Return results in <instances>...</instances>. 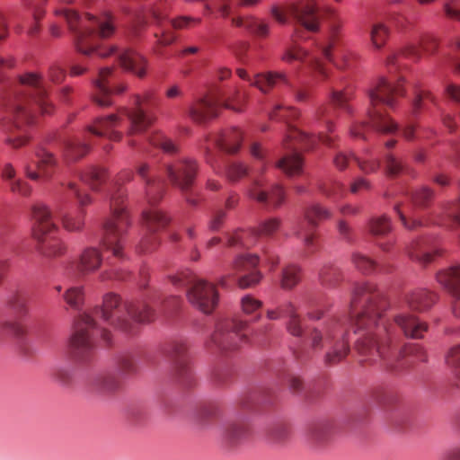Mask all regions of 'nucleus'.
I'll return each mask as SVG.
<instances>
[{
	"label": "nucleus",
	"mask_w": 460,
	"mask_h": 460,
	"mask_svg": "<svg viewBox=\"0 0 460 460\" xmlns=\"http://www.w3.org/2000/svg\"><path fill=\"white\" fill-rule=\"evenodd\" d=\"M386 305L373 285L358 284L355 287L350 302V324L355 328V333L362 332L356 341L359 355L365 361L383 362L391 368L397 367L395 363L406 357L426 361V352L420 345H398L391 325L382 319Z\"/></svg>",
	"instance_id": "nucleus-1"
},
{
	"label": "nucleus",
	"mask_w": 460,
	"mask_h": 460,
	"mask_svg": "<svg viewBox=\"0 0 460 460\" xmlns=\"http://www.w3.org/2000/svg\"><path fill=\"white\" fill-rule=\"evenodd\" d=\"M155 313L145 301L122 302L115 294H107L102 307L95 308L93 313L80 314L74 323V332L70 340V352L79 361H87L93 351V340L100 335L107 343L110 332L102 323L119 329L127 333L135 332L136 323H148L154 319Z\"/></svg>",
	"instance_id": "nucleus-2"
},
{
	"label": "nucleus",
	"mask_w": 460,
	"mask_h": 460,
	"mask_svg": "<svg viewBox=\"0 0 460 460\" xmlns=\"http://www.w3.org/2000/svg\"><path fill=\"white\" fill-rule=\"evenodd\" d=\"M9 109L13 121L6 142L13 148H19L29 140L27 126L32 121V112L37 110L43 114H49L53 110L44 82L39 75L26 73L20 77Z\"/></svg>",
	"instance_id": "nucleus-3"
},
{
	"label": "nucleus",
	"mask_w": 460,
	"mask_h": 460,
	"mask_svg": "<svg viewBox=\"0 0 460 460\" xmlns=\"http://www.w3.org/2000/svg\"><path fill=\"white\" fill-rule=\"evenodd\" d=\"M57 13L66 19L74 34L76 49L80 53L85 56L96 54L101 58L115 53V46H99L95 42L97 38L108 39L115 32L114 18L110 13L87 14L84 18L70 9L59 10Z\"/></svg>",
	"instance_id": "nucleus-4"
},
{
	"label": "nucleus",
	"mask_w": 460,
	"mask_h": 460,
	"mask_svg": "<svg viewBox=\"0 0 460 460\" xmlns=\"http://www.w3.org/2000/svg\"><path fill=\"white\" fill-rule=\"evenodd\" d=\"M402 78L395 81L392 78L383 77L378 80L373 88L369 89L368 97L371 104V109L368 111L369 121L355 125L350 129L352 137L366 138V130L368 128L385 134H392L397 130V124L388 115L384 114L378 110L377 106L383 104L389 108H394L396 98L404 94L402 84Z\"/></svg>",
	"instance_id": "nucleus-5"
},
{
	"label": "nucleus",
	"mask_w": 460,
	"mask_h": 460,
	"mask_svg": "<svg viewBox=\"0 0 460 460\" xmlns=\"http://www.w3.org/2000/svg\"><path fill=\"white\" fill-rule=\"evenodd\" d=\"M133 179V172L128 170L121 171L114 182V190L111 195V216L104 224L102 247L111 252L117 259L124 258L125 238L128 227L131 225L129 216L125 208L124 201L126 192L121 185Z\"/></svg>",
	"instance_id": "nucleus-6"
},
{
	"label": "nucleus",
	"mask_w": 460,
	"mask_h": 460,
	"mask_svg": "<svg viewBox=\"0 0 460 460\" xmlns=\"http://www.w3.org/2000/svg\"><path fill=\"white\" fill-rule=\"evenodd\" d=\"M31 235L38 243L40 254L49 259L65 254L66 246L63 241L58 238L48 239V235L58 230L50 208L41 202L34 203L31 207Z\"/></svg>",
	"instance_id": "nucleus-7"
},
{
	"label": "nucleus",
	"mask_w": 460,
	"mask_h": 460,
	"mask_svg": "<svg viewBox=\"0 0 460 460\" xmlns=\"http://www.w3.org/2000/svg\"><path fill=\"white\" fill-rule=\"evenodd\" d=\"M437 300V296L426 289H415L407 294L401 305L402 312L394 314V322L407 338L421 339L428 331V324L415 315L403 311L409 308L422 312L429 309Z\"/></svg>",
	"instance_id": "nucleus-8"
},
{
	"label": "nucleus",
	"mask_w": 460,
	"mask_h": 460,
	"mask_svg": "<svg viewBox=\"0 0 460 460\" xmlns=\"http://www.w3.org/2000/svg\"><path fill=\"white\" fill-rule=\"evenodd\" d=\"M176 287H188V301L204 314H210L217 305L218 293L216 286L207 280L198 279L190 271L181 272L171 277Z\"/></svg>",
	"instance_id": "nucleus-9"
},
{
	"label": "nucleus",
	"mask_w": 460,
	"mask_h": 460,
	"mask_svg": "<svg viewBox=\"0 0 460 460\" xmlns=\"http://www.w3.org/2000/svg\"><path fill=\"white\" fill-rule=\"evenodd\" d=\"M238 94L237 89L212 84L207 95L190 107L189 115L195 122H206L217 116L220 107L235 110L231 103Z\"/></svg>",
	"instance_id": "nucleus-10"
},
{
	"label": "nucleus",
	"mask_w": 460,
	"mask_h": 460,
	"mask_svg": "<svg viewBox=\"0 0 460 460\" xmlns=\"http://www.w3.org/2000/svg\"><path fill=\"white\" fill-rule=\"evenodd\" d=\"M298 115V111L289 107V120ZM318 141L332 146V137L325 135H320L318 137H309L289 122V176L303 172L304 159L300 148L312 149Z\"/></svg>",
	"instance_id": "nucleus-11"
},
{
	"label": "nucleus",
	"mask_w": 460,
	"mask_h": 460,
	"mask_svg": "<svg viewBox=\"0 0 460 460\" xmlns=\"http://www.w3.org/2000/svg\"><path fill=\"white\" fill-rule=\"evenodd\" d=\"M247 327V323L241 320L224 321L217 325L208 347L217 348L221 351H234L239 349L240 344L246 342L248 337L241 332Z\"/></svg>",
	"instance_id": "nucleus-12"
},
{
	"label": "nucleus",
	"mask_w": 460,
	"mask_h": 460,
	"mask_svg": "<svg viewBox=\"0 0 460 460\" xmlns=\"http://www.w3.org/2000/svg\"><path fill=\"white\" fill-rule=\"evenodd\" d=\"M164 172L172 184L181 191L192 187L198 170V163L189 157H181L164 164Z\"/></svg>",
	"instance_id": "nucleus-13"
},
{
	"label": "nucleus",
	"mask_w": 460,
	"mask_h": 460,
	"mask_svg": "<svg viewBox=\"0 0 460 460\" xmlns=\"http://www.w3.org/2000/svg\"><path fill=\"white\" fill-rule=\"evenodd\" d=\"M295 22L296 37L305 38L298 27L308 32H316L320 28V17L314 0H299L289 4V19Z\"/></svg>",
	"instance_id": "nucleus-14"
},
{
	"label": "nucleus",
	"mask_w": 460,
	"mask_h": 460,
	"mask_svg": "<svg viewBox=\"0 0 460 460\" xmlns=\"http://www.w3.org/2000/svg\"><path fill=\"white\" fill-rule=\"evenodd\" d=\"M164 354L170 360L179 382L188 384L191 379L192 371L189 362L187 342L183 340L173 341L164 348Z\"/></svg>",
	"instance_id": "nucleus-15"
},
{
	"label": "nucleus",
	"mask_w": 460,
	"mask_h": 460,
	"mask_svg": "<svg viewBox=\"0 0 460 460\" xmlns=\"http://www.w3.org/2000/svg\"><path fill=\"white\" fill-rule=\"evenodd\" d=\"M438 39L430 34L423 35L416 41H409L397 52L390 53L386 58V66H395L400 55L418 61L421 58V52L432 54L438 48Z\"/></svg>",
	"instance_id": "nucleus-16"
},
{
	"label": "nucleus",
	"mask_w": 460,
	"mask_h": 460,
	"mask_svg": "<svg viewBox=\"0 0 460 460\" xmlns=\"http://www.w3.org/2000/svg\"><path fill=\"white\" fill-rule=\"evenodd\" d=\"M35 156L37 158V170L33 168L29 158L23 163V171L26 177L31 181L50 179L58 164L55 155L45 148L40 147L35 151Z\"/></svg>",
	"instance_id": "nucleus-17"
},
{
	"label": "nucleus",
	"mask_w": 460,
	"mask_h": 460,
	"mask_svg": "<svg viewBox=\"0 0 460 460\" xmlns=\"http://www.w3.org/2000/svg\"><path fill=\"white\" fill-rule=\"evenodd\" d=\"M154 17L159 22V29L155 32V37L157 40V43L161 46H166L174 41L175 35L172 29L188 28L191 24H199L201 22L200 18L181 16L164 23L162 16L156 10L154 11Z\"/></svg>",
	"instance_id": "nucleus-18"
},
{
	"label": "nucleus",
	"mask_w": 460,
	"mask_h": 460,
	"mask_svg": "<svg viewBox=\"0 0 460 460\" xmlns=\"http://www.w3.org/2000/svg\"><path fill=\"white\" fill-rule=\"evenodd\" d=\"M113 76L111 67H104L99 71L98 77L93 81V100L101 106L107 107L112 104L111 95L113 93H121L126 90V86L121 84L114 90L109 86V78Z\"/></svg>",
	"instance_id": "nucleus-19"
},
{
	"label": "nucleus",
	"mask_w": 460,
	"mask_h": 460,
	"mask_svg": "<svg viewBox=\"0 0 460 460\" xmlns=\"http://www.w3.org/2000/svg\"><path fill=\"white\" fill-rule=\"evenodd\" d=\"M330 217L331 212L318 204L311 205L305 210L306 227L301 229L297 234L304 239L305 245L309 252H313L315 247L314 229L317 226L319 221Z\"/></svg>",
	"instance_id": "nucleus-20"
},
{
	"label": "nucleus",
	"mask_w": 460,
	"mask_h": 460,
	"mask_svg": "<svg viewBox=\"0 0 460 460\" xmlns=\"http://www.w3.org/2000/svg\"><path fill=\"white\" fill-rule=\"evenodd\" d=\"M151 98V93H146L143 98L136 95L134 108L124 107L119 110L120 114L126 116L129 120L128 135L144 132L152 124V119L146 115L142 108V102H149Z\"/></svg>",
	"instance_id": "nucleus-21"
},
{
	"label": "nucleus",
	"mask_w": 460,
	"mask_h": 460,
	"mask_svg": "<svg viewBox=\"0 0 460 460\" xmlns=\"http://www.w3.org/2000/svg\"><path fill=\"white\" fill-rule=\"evenodd\" d=\"M258 261V257L255 255H240L235 259L234 270L236 273H244L238 279V286L241 288H252L261 281V275L255 270Z\"/></svg>",
	"instance_id": "nucleus-22"
},
{
	"label": "nucleus",
	"mask_w": 460,
	"mask_h": 460,
	"mask_svg": "<svg viewBox=\"0 0 460 460\" xmlns=\"http://www.w3.org/2000/svg\"><path fill=\"white\" fill-rule=\"evenodd\" d=\"M437 280L453 296V314L460 318V264L439 271L437 274Z\"/></svg>",
	"instance_id": "nucleus-23"
},
{
	"label": "nucleus",
	"mask_w": 460,
	"mask_h": 460,
	"mask_svg": "<svg viewBox=\"0 0 460 460\" xmlns=\"http://www.w3.org/2000/svg\"><path fill=\"white\" fill-rule=\"evenodd\" d=\"M137 174L145 183L146 196L150 205L158 202L163 194L164 182L156 176L154 169L147 163L139 164L137 168Z\"/></svg>",
	"instance_id": "nucleus-24"
},
{
	"label": "nucleus",
	"mask_w": 460,
	"mask_h": 460,
	"mask_svg": "<svg viewBox=\"0 0 460 460\" xmlns=\"http://www.w3.org/2000/svg\"><path fill=\"white\" fill-rule=\"evenodd\" d=\"M334 433V424L331 420H323L310 425L307 430V441L315 451H323L331 443Z\"/></svg>",
	"instance_id": "nucleus-25"
},
{
	"label": "nucleus",
	"mask_w": 460,
	"mask_h": 460,
	"mask_svg": "<svg viewBox=\"0 0 460 460\" xmlns=\"http://www.w3.org/2000/svg\"><path fill=\"white\" fill-rule=\"evenodd\" d=\"M68 190L77 199L81 207L80 210L75 214H60L58 217L61 220L63 227L69 232L80 231L84 226V211L83 207L91 203V198L87 193L83 194L74 182L67 184Z\"/></svg>",
	"instance_id": "nucleus-26"
},
{
	"label": "nucleus",
	"mask_w": 460,
	"mask_h": 460,
	"mask_svg": "<svg viewBox=\"0 0 460 460\" xmlns=\"http://www.w3.org/2000/svg\"><path fill=\"white\" fill-rule=\"evenodd\" d=\"M329 335L336 341L332 350L326 353L324 363L326 366H333L345 358L349 351V346L346 340L347 333L340 323H333Z\"/></svg>",
	"instance_id": "nucleus-27"
},
{
	"label": "nucleus",
	"mask_w": 460,
	"mask_h": 460,
	"mask_svg": "<svg viewBox=\"0 0 460 460\" xmlns=\"http://www.w3.org/2000/svg\"><path fill=\"white\" fill-rule=\"evenodd\" d=\"M121 123V119L116 114L97 118L93 124L87 127V131L98 137H106L112 141H119L122 133L116 130Z\"/></svg>",
	"instance_id": "nucleus-28"
},
{
	"label": "nucleus",
	"mask_w": 460,
	"mask_h": 460,
	"mask_svg": "<svg viewBox=\"0 0 460 460\" xmlns=\"http://www.w3.org/2000/svg\"><path fill=\"white\" fill-rule=\"evenodd\" d=\"M279 226V222L275 219L264 222L259 229L249 231L239 230L228 239L230 246L241 245L243 247H250L255 242L259 235H268L272 234Z\"/></svg>",
	"instance_id": "nucleus-29"
},
{
	"label": "nucleus",
	"mask_w": 460,
	"mask_h": 460,
	"mask_svg": "<svg viewBox=\"0 0 460 460\" xmlns=\"http://www.w3.org/2000/svg\"><path fill=\"white\" fill-rule=\"evenodd\" d=\"M262 181L260 179L254 180L251 189L249 190V196L251 199L257 200L261 203H270L273 206H279L284 199V189L279 185L272 187L270 193L262 190Z\"/></svg>",
	"instance_id": "nucleus-30"
},
{
	"label": "nucleus",
	"mask_w": 460,
	"mask_h": 460,
	"mask_svg": "<svg viewBox=\"0 0 460 460\" xmlns=\"http://www.w3.org/2000/svg\"><path fill=\"white\" fill-rule=\"evenodd\" d=\"M407 252L411 260L422 266L431 263L435 255L438 254L437 248L433 247L427 239H420L411 243Z\"/></svg>",
	"instance_id": "nucleus-31"
},
{
	"label": "nucleus",
	"mask_w": 460,
	"mask_h": 460,
	"mask_svg": "<svg viewBox=\"0 0 460 460\" xmlns=\"http://www.w3.org/2000/svg\"><path fill=\"white\" fill-rule=\"evenodd\" d=\"M102 262L101 252L94 247L85 248L74 266L79 274L85 275L96 271Z\"/></svg>",
	"instance_id": "nucleus-32"
},
{
	"label": "nucleus",
	"mask_w": 460,
	"mask_h": 460,
	"mask_svg": "<svg viewBox=\"0 0 460 460\" xmlns=\"http://www.w3.org/2000/svg\"><path fill=\"white\" fill-rule=\"evenodd\" d=\"M236 74L245 81L250 82L253 86L259 88L262 93H267L273 88L278 82L284 80V75L277 73L257 74L254 79H252L246 70L237 68Z\"/></svg>",
	"instance_id": "nucleus-33"
},
{
	"label": "nucleus",
	"mask_w": 460,
	"mask_h": 460,
	"mask_svg": "<svg viewBox=\"0 0 460 460\" xmlns=\"http://www.w3.org/2000/svg\"><path fill=\"white\" fill-rule=\"evenodd\" d=\"M249 435V429L243 422H229L222 431V442L226 447H234L242 443Z\"/></svg>",
	"instance_id": "nucleus-34"
},
{
	"label": "nucleus",
	"mask_w": 460,
	"mask_h": 460,
	"mask_svg": "<svg viewBox=\"0 0 460 460\" xmlns=\"http://www.w3.org/2000/svg\"><path fill=\"white\" fill-rule=\"evenodd\" d=\"M242 133L236 128H232L222 131L213 137L214 145L220 150L227 153H235L241 145Z\"/></svg>",
	"instance_id": "nucleus-35"
},
{
	"label": "nucleus",
	"mask_w": 460,
	"mask_h": 460,
	"mask_svg": "<svg viewBox=\"0 0 460 460\" xmlns=\"http://www.w3.org/2000/svg\"><path fill=\"white\" fill-rule=\"evenodd\" d=\"M120 65L138 77L146 75V60L133 50H126L119 55Z\"/></svg>",
	"instance_id": "nucleus-36"
},
{
	"label": "nucleus",
	"mask_w": 460,
	"mask_h": 460,
	"mask_svg": "<svg viewBox=\"0 0 460 460\" xmlns=\"http://www.w3.org/2000/svg\"><path fill=\"white\" fill-rule=\"evenodd\" d=\"M120 387V381L114 374H101L91 382L93 392L99 394H111Z\"/></svg>",
	"instance_id": "nucleus-37"
},
{
	"label": "nucleus",
	"mask_w": 460,
	"mask_h": 460,
	"mask_svg": "<svg viewBox=\"0 0 460 460\" xmlns=\"http://www.w3.org/2000/svg\"><path fill=\"white\" fill-rule=\"evenodd\" d=\"M143 220L147 231L152 234L164 229L170 222V218L155 208L144 211Z\"/></svg>",
	"instance_id": "nucleus-38"
},
{
	"label": "nucleus",
	"mask_w": 460,
	"mask_h": 460,
	"mask_svg": "<svg viewBox=\"0 0 460 460\" xmlns=\"http://www.w3.org/2000/svg\"><path fill=\"white\" fill-rule=\"evenodd\" d=\"M31 298L30 292L26 290H18L9 297L8 305L18 319H22L29 314Z\"/></svg>",
	"instance_id": "nucleus-39"
},
{
	"label": "nucleus",
	"mask_w": 460,
	"mask_h": 460,
	"mask_svg": "<svg viewBox=\"0 0 460 460\" xmlns=\"http://www.w3.org/2000/svg\"><path fill=\"white\" fill-rule=\"evenodd\" d=\"M332 44H328L321 49L322 55L339 69H347L352 67L355 61V55L349 50H341L336 59L332 58Z\"/></svg>",
	"instance_id": "nucleus-40"
},
{
	"label": "nucleus",
	"mask_w": 460,
	"mask_h": 460,
	"mask_svg": "<svg viewBox=\"0 0 460 460\" xmlns=\"http://www.w3.org/2000/svg\"><path fill=\"white\" fill-rule=\"evenodd\" d=\"M88 140H80L78 138L69 139L65 144L64 155L68 161H76L84 156L89 152Z\"/></svg>",
	"instance_id": "nucleus-41"
},
{
	"label": "nucleus",
	"mask_w": 460,
	"mask_h": 460,
	"mask_svg": "<svg viewBox=\"0 0 460 460\" xmlns=\"http://www.w3.org/2000/svg\"><path fill=\"white\" fill-rule=\"evenodd\" d=\"M353 91L350 86H346L342 89L333 87L331 91V100L332 104L340 109L350 112V106L348 102L352 98Z\"/></svg>",
	"instance_id": "nucleus-42"
},
{
	"label": "nucleus",
	"mask_w": 460,
	"mask_h": 460,
	"mask_svg": "<svg viewBox=\"0 0 460 460\" xmlns=\"http://www.w3.org/2000/svg\"><path fill=\"white\" fill-rule=\"evenodd\" d=\"M390 35L389 27L384 22H378L372 25L370 30V40L376 49H381Z\"/></svg>",
	"instance_id": "nucleus-43"
},
{
	"label": "nucleus",
	"mask_w": 460,
	"mask_h": 460,
	"mask_svg": "<svg viewBox=\"0 0 460 460\" xmlns=\"http://www.w3.org/2000/svg\"><path fill=\"white\" fill-rule=\"evenodd\" d=\"M289 60L291 59H303L307 58L308 63L310 66L323 78H327V72L326 69L323 64V62L318 58L314 57H307V54L296 48H291L289 46Z\"/></svg>",
	"instance_id": "nucleus-44"
},
{
	"label": "nucleus",
	"mask_w": 460,
	"mask_h": 460,
	"mask_svg": "<svg viewBox=\"0 0 460 460\" xmlns=\"http://www.w3.org/2000/svg\"><path fill=\"white\" fill-rule=\"evenodd\" d=\"M81 179L93 190H97L106 180V170L101 167H90L81 175Z\"/></svg>",
	"instance_id": "nucleus-45"
},
{
	"label": "nucleus",
	"mask_w": 460,
	"mask_h": 460,
	"mask_svg": "<svg viewBox=\"0 0 460 460\" xmlns=\"http://www.w3.org/2000/svg\"><path fill=\"white\" fill-rule=\"evenodd\" d=\"M319 278L322 284L325 287H334L341 279V270L333 265H324L320 272Z\"/></svg>",
	"instance_id": "nucleus-46"
},
{
	"label": "nucleus",
	"mask_w": 460,
	"mask_h": 460,
	"mask_svg": "<svg viewBox=\"0 0 460 460\" xmlns=\"http://www.w3.org/2000/svg\"><path fill=\"white\" fill-rule=\"evenodd\" d=\"M149 143L157 148L162 149L166 154H176L178 146L169 137L162 133H155L149 138Z\"/></svg>",
	"instance_id": "nucleus-47"
},
{
	"label": "nucleus",
	"mask_w": 460,
	"mask_h": 460,
	"mask_svg": "<svg viewBox=\"0 0 460 460\" xmlns=\"http://www.w3.org/2000/svg\"><path fill=\"white\" fill-rule=\"evenodd\" d=\"M368 229L374 235H385L392 229L390 218L386 216L372 217L368 223Z\"/></svg>",
	"instance_id": "nucleus-48"
},
{
	"label": "nucleus",
	"mask_w": 460,
	"mask_h": 460,
	"mask_svg": "<svg viewBox=\"0 0 460 460\" xmlns=\"http://www.w3.org/2000/svg\"><path fill=\"white\" fill-rule=\"evenodd\" d=\"M64 300L74 309H80L84 300V288L82 287H71L63 295Z\"/></svg>",
	"instance_id": "nucleus-49"
},
{
	"label": "nucleus",
	"mask_w": 460,
	"mask_h": 460,
	"mask_svg": "<svg viewBox=\"0 0 460 460\" xmlns=\"http://www.w3.org/2000/svg\"><path fill=\"white\" fill-rule=\"evenodd\" d=\"M319 190L322 194L329 199H339L344 193V186L336 181H325L319 184Z\"/></svg>",
	"instance_id": "nucleus-50"
},
{
	"label": "nucleus",
	"mask_w": 460,
	"mask_h": 460,
	"mask_svg": "<svg viewBox=\"0 0 460 460\" xmlns=\"http://www.w3.org/2000/svg\"><path fill=\"white\" fill-rule=\"evenodd\" d=\"M117 369L121 376L131 375L137 371V362L131 354H123L119 357Z\"/></svg>",
	"instance_id": "nucleus-51"
},
{
	"label": "nucleus",
	"mask_w": 460,
	"mask_h": 460,
	"mask_svg": "<svg viewBox=\"0 0 460 460\" xmlns=\"http://www.w3.org/2000/svg\"><path fill=\"white\" fill-rule=\"evenodd\" d=\"M247 31L257 37L265 38L269 35L270 25L254 16H251L247 23Z\"/></svg>",
	"instance_id": "nucleus-52"
},
{
	"label": "nucleus",
	"mask_w": 460,
	"mask_h": 460,
	"mask_svg": "<svg viewBox=\"0 0 460 460\" xmlns=\"http://www.w3.org/2000/svg\"><path fill=\"white\" fill-rule=\"evenodd\" d=\"M359 169L365 173H372L376 172L380 167V162L378 159L370 156L366 154L362 157H354Z\"/></svg>",
	"instance_id": "nucleus-53"
},
{
	"label": "nucleus",
	"mask_w": 460,
	"mask_h": 460,
	"mask_svg": "<svg viewBox=\"0 0 460 460\" xmlns=\"http://www.w3.org/2000/svg\"><path fill=\"white\" fill-rule=\"evenodd\" d=\"M403 162L398 157L389 154L385 156V172L388 176L395 177L404 170Z\"/></svg>",
	"instance_id": "nucleus-54"
},
{
	"label": "nucleus",
	"mask_w": 460,
	"mask_h": 460,
	"mask_svg": "<svg viewBox=\"0 0 460 460\" xmlns=\"http://www.w3.org/2000/svg\"><path fill=\"white\" fill-rule=\"evenodd\" d=\"M352 261L356 268L363 273H371L376 269V262L361 253H354Z\"/></svg>",
	"instance_id": "nucleus-55"
},
{
	"label": "nucleus",
	"mask_w": 460,
	"mask_h": 460,
	"mask_svg": "<svg viewBox=\"0 0 460 460\" xmlns=\"http://www.w3.org/2000/svg\"><path fill=\"white\" fill-rule=\"evenodd\" d=\"M262 302L252 295H246L241 299V307L245 314H256L261 307Z\"/></svg>",
	"instance_id": "nucleus-56"
},
{
	"label": "nucleus",
	"mask_w": 460,
	"mask_h": 460,
	"mask_svg": "<svg viewBox=\"0 0 460 460\" xmlns=\"http://www.w3.org/2000/svg\"><path fill=\"white\" fill-rule=\"evenodd\" d=\"M10 191L22 197L28 198L32 192V187L22 179H16L10 181Z\"/></svg>",
	"instance_id": "nucleus-57"
},
{
	"label": "nucleus",
	"mask_w": 460,
	"mask_h": 460,
	"mask_svg": "<svg viewBox=\"0 0 460 460\" xmlns=\"http://www.w3.org/2000/svg\"><path fill=\"white\" fill-rule=\"evenodd\" d=\"M268 438L273 444L284 442L286 438L285 424L277 423L272 425L269 430Z\"/></svg>",
	"instance_id": "nucleus-58"
},
{
	"label": "nucleus",
	"mask_w": 460,
	"mask_h": 460,
	"mask_svg": "<svg viewBox=\"0 0 460 460\" xmlns=\"http://www.w3.org/2000/svg\"><path fill=\"white\" fill-rule=\"evenodd\" d=\"M247 174V167L238 162H232L226 168V175L230 181H237Z\"/></svg>",
	"instance_id": "nucleus-59"
},
{
	"label": "nucleus",
	"mask_w": 460,
	"mask_h": 460,
	"mask_svg": "<svg viewBox=\"0 0 460 460\" xmlns=\"http://www.w3.org/2000/svg\"><path fill=\"white\" fill-rule=\"evenodd\" d=\"M432 197V190L424 187L415 191L412 195V200L416 206L424 207L431 200Z\"/></svg>",
	"instance_id": "nucleus-60"
},
{
	"label": "nucleus",
	"mask_w": 460,
	"mask_h": 460,
	"mask_svg": "<svg viewBox=\"0 0 460 460\" xmlns=\"http://www.w3.org/2000/svg\"><path fill=\"white\" fill-rule=\"evenodd\" d=\"M446 15L451 19H460V0H448L444 5Z\"/></svg>",
	"instance_id": "nucleus-61"
},
{
	"label": "nucleus",
	"mask_w": 460,
	"mask_h": 460,
	"mask_svg": "<svg viewBox=\"0 0 460 460\" xmlns=\"http://www.w3.org/2000/svg\"><path fill=\"white\" fill-rule=\"evenodd\" d=\"M446 362L453 368H460V345L450 349L446 356Z\"/></svg>",
	"instance_id": "nucleus-62"
},
{
	"label": "nucleus",
	"mask_w": 460,
	"mask_h": 460,
	"mask_svg": "<svg viewBox=\"0 0 460 460\" xmlns=\"http://www.w3.org/2000/svg\"><path fill=\"white\" fill-rule=\"evenodd\" d=\"M250 152L254 158L262 162V165L261 168L260 169V172L261 173H263L267 167V163L265 162L264 150L262 149L259 143H253L250 147Z\"/></svg>",
	"instance_id": "nucleus-63"
},
{
	"label": "nucleus",
	"mask_w": 460,
	"mask_h": 460,
	"mask_svg": "<svg viewBox=\"0 0 460 460\" xmlns=\"http://www.w3.org/2000/svg\"><path fill=\"white\" fill-rule=\"evenodd\" d=\"M288 315H289V333H292L295 336H299L302 333L300 321L298 320L296 314H295V312L290 305H289Z\"/></svg>",
	"instance_id": "nucleus-64"
}]
</instances>
